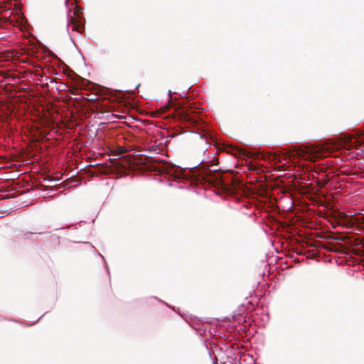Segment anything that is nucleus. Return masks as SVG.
<instances>
[{
	"label": "nucleus",
	"mask_w": 364,
	"mask_h": 364,
	"mask_svg": "<svg viewBox=\"0 0 364 364\" xmlns=\"http://www.w3.org/2000/svg\"><path fill=\"white\" fill-rule=\"evenodd\" d=\"M164 148L165 144L162 142L156 144V142H154V144L146 146V151L148 152L149 157L154 158V154L161 153L164 151Z\"/></svg>",
	"instance_id": "4"
},
{
	"label": "nucleus",
	"mask_w": 364,
	"mask_h": 364,
	"mask_svg": "<svg viewBox=\"0 0 364 364\" xmlns=\"http://www.w3.org/2000/svg\"><path fill=\"white\" fill-rule=\"evenodd\" d=\"M364 132H356L352 135H345L339 141L327 139L316 145L306 144L293 146L282 151L284 160L299 163L300 161H315L327 157L340 149H355V154L361 155L364 159Z\"/></svg>",
	"instance_id": "1"
},
{
	"label": "nucleus",
	"mask_w": 364,
	"mask_h": 364,
	"mask_svg": "<svg viewBox=\"0 0 364 364\" xmlns=\"http://www.w3.org/2000/svg\"><path fill=\"white\" fill-rule=\"evenodd\" d=\"M277 157H278L279 160H280V158H281L282 156H280L279 155H278V156L274 155V159H276V158H277Z\"/></svg>",
	"instance_id": "8"
},
{
	"label": "nucleus",
	"mask_w": 364,
	"mask_h": 364,
	"mask_svg": "<svg viewBox=\"0 0 364 364\" xmlns=\"http://www.w3.org/2000/svg\"><path fill=\"white\" fill-rule=\"evenodd\" d=\"M171 90H168V95L171 96Z\"/></svg>",
	"instance_id": "11"
},
{
	"label": "nucleus",
	"mask_w": 364,
	"mask_h": 364,
	"mask_svg": "<svg viewBox=\"0 0 364 364\" xmlns=\"http://www.w3.org/2000/svg\"><path fill=\"white\" fill-rule=\"evenodd\" d=\"M68 4V0L65 1V4L67 5Z\"/></svg>",
	"instance_id": "10"
},
{
	"label": "nucleus",
	"mask_w": 364,
	"mask_h": 364,
	"mask_svg": "<svg viewBox=\"0 0 364 364\" xmlns=\"http://www.w3.org/2000/svg\"><path fill=\"white\" fill-rule=\"evenodd\" d=\"M139 84L136 85V89H137L139 87Z\"/></svg>",
	"instance_id": "12"
},
{
	"label": "nucleus",
	"mask_w": 364,
	"mask_h": 364,
	"mask_svg": "<svg viewBox=\"0 0 364 364\" xmlns=\"http://www.w3.org/2000/svg\"><path fill=\"white\" fill-rule=\"evenodd\" d=\"M75 12H73L71 9H68L67 32L73 44L75 43L70 33V26H72V31H76L80 35L82 33L85 29L82 18L79 15L75 18Z\"/></svg>",
	"instance_id": "3"
},
{
	"label": "nucleus",
	"mask_w": 364,
	"mask_h": 364,
	"mask_svg": "<svg viewBox=\"0 0 364 364\" xmlns=\"http://www.w3.org/2000/svg\"><path fill=\"white\" fill-rule=\"evenodd\" d=\"M232 319L235 323L238 324L246 322V316H245L243 312L237 313L235 311L232 315Z\"/></svg>",
	"instance_id": "5"
},
{
	"label": "nucleus",
	"mask_w": 364,
	"mask_h": 364,
	"mask_svg": "<svg viewBox=\"0 0 364 364\" xmlns=\"http://www.w3.org/2000/svg\"><path fill=\"white\" fill-rule=\"evenodd\" d=\"M4 9L5 11H7V10H9V9H10V8H8L6 6H5L4 7Z\"/></svg>",
	"instance_id": "7"
},
{
	"label": "nucleus",
	"mask_w": 364,
	"mask_h": 364,
	"mask_svg": "<svg viewBox=\"0 0 364 364\" xmlns=\"http://www.w3.org/2000/svg\"><path fill=\"white\" fill-rule=\"evenodd\" d=\"M105 262H106L105 261ZM105 267H106V269L107 270V272L109 273L108 265H107V263H105Z\"/></svg>",
	"instance_id": "9"
},
{
	"label": "nucleus",
	"mask_w": 364,
	"mask_h": 364,
	"mask_svg": "<svg viewBox=\"0 0 364 364\" xmlns=\"http://www.w3.org/2000/svg\"><path fill=\"white\" fill-rule=\"evenodd\" d=\"M157 165L156 168L161 173H165L173 177L175 180L194 181L196 178V166L182 168L170 164L164 159L156 160Z\"/></svg>",
	"instance_id": "2"
},
{
	"label": "nucleus",
	"mask_w": 364,
	"mask_h": 364,
	"mask_svg": "<svg viewBox=\"0 0 364 364\" xmlns=\"http://www.w3.org/2000/svg\"><path fill=\"white\" fill-rule=\"evenodd\" d=\"M312 171H313V177H315L316 175H318V178L321 180H323L326 177V175H325L324 172H323V171L321 173H319L318 171L316 170H314Z\"/></svg>",
	"instance_id": "6"
}]
</instances>
